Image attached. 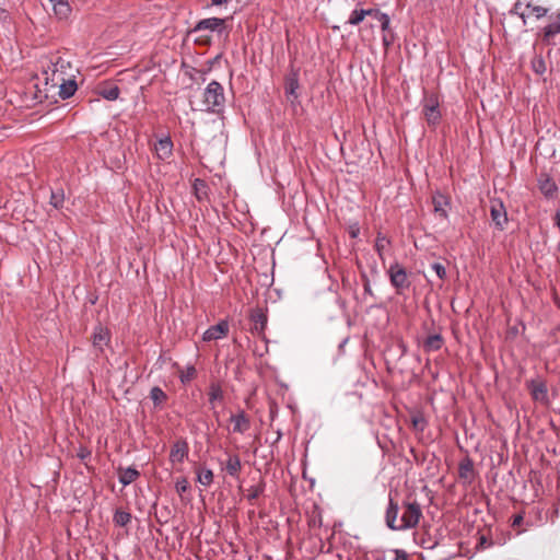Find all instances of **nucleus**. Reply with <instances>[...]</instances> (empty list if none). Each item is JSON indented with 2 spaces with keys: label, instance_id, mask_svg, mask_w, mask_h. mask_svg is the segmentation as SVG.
<instances>
[{
  "label": "nucleus",
  "instance_id": "6e6552de",
  "mask_svg": "<svg viewBox=\"0 0 560 560\" xmlns=\"http://www.w3.org/2000/svg\"><path fill=\"white\" fill-rule=\"evenodd\" d=\"M526 387L530 393L532 398L535 401L547 404L548 399V388L547 384L542 380H529L526 381Z\"/></svg>",
  "mask_w": 560,
  "mask_h": 560
},
{
  "label": "nucleus",
  "instance_id": "58836bf2",
  "mask_svg": "<svg viewBox=\"0 0 560 560\" xmlns=\"http://www.w3.org/2000/svg\"><path fill=\"white\" fill-rule=\"evenodd\" d=\"M525 7L528 10H530V12L535 15V18L537 20L545 18L549 12V10L547 8L541 7V5H534L530 1L526 2Z\"/></svg>",
  "mask_w": 560,
  "mask_h": 560
},
{
  "label": "nucleus",
  "instance_id": "aec40b11",
  "mask_svg": "<svg viewBox=\"0 0 560 560\" xmlns=\"http://www.w3.org/2000/svg\"><path fill=\"white\" fill-rule=\"evenodd\" d=\"M140 477V471L135 467L118 468V480L122 486H128Z\"/></svg>",
  "mask_w": 560,
  "mask_h": 560
},
{
  "label": "nucleus",
  "instance_id": "b1692460",
  "mask_svg": "<svg viewBox=\"0 0 560 560\" xmlns=\"http://www.w3.org/2000/svg\"><path fill=\"white\" fill-rule=\"evenodd\" d=\"M539 189L546 198H553L558 191L556 183L549 177L539 179Z\"/></svg>",
  "mask_w": 560,
  "mask_h": 560
},
{
  "label": "nucleus",
  "instance_id": "de8ad7c7",
  "mask_svg": "<svg viewBox=\"0 0 560 560\" xmlns=\"http://www.w3.org/2000/svg\"><path fill=\"white\" fill-rule=\"evenodd\" d=\"M395 552V560H407V553L404 550L396 549Z\"/></svg>",
  "mask_w": 560,
  "mask_h": 560
},
{
  "label": "nucleus",
  "instance_id": "0eeeda50",
  "mask_svg": "<svg viewBox=\"0 0 560 560\" xmlns=\"http://www.w3.org/2000/svg\"><path fill=\"white\" fill-rule=\"evenodd\" d=\"M421 515L422 512L419 503L416 501L405 502L402 506L401 525H418Z\"/></svg>",
  "mask_w": 560,
  "mask_h": 560
},
{
  "label": "nucleus",
  "instance_id": "20e7f679",
  "mask_svg": "<svg viewBox=\"0 0 560 560\" xmlns=\"http://www.w3.org/2000/svg\"><path fill=\"white\" fill-rule=\"evenodd\" d=\"M229 19L221 18H207L198 21L192 28V32H201V31H210L215 33L219 37L225 36L228 37L230 34V30L226 25Z\"/></svg>",
  "mask_w": 560,
  "mask_h": 560
},
{
  "label": "nucleus",
  "instance_id": "dca6fc26",
  "mask_svg": "<svg viewBox=\"0 0 560 560\" xmlns=\"http://www.w3.org/2000/svg\"><path fill=\"white\" fill-rule=\"evenodd\" d=\"M458 476L467 483H471L475 479L474 462L470 457H465L459 462Z\"/></svg>",
  "mask_w": 560,
  "mask_h": 560
},
{
  "label": "nucleus",
  "instance_id": "cd10ccee",
  "mask_svg": "<svg viewBox=\"0 0 560 560\" xmlns=\"http://www.w3.org/2000/svg\"><path fill=\"white\" fill-rule=\"evenodd\" d=\"M98 94L107 101H116L119 97L120 90L117 85H106L98 90Z\"/></svg>",
  "mask_w": 560,
  "mask_h": 560
},
{
  "label": "nucleus",
  "instance_id": "c9c22d12",
  "mask_svg": "<svg viewBox=\"0 0 560 560\" xmlns=\"http://www.w3.org/2000/svg\"><path fill=\"white\" fill-rule=\"evenodd\" d=\"M373 16L381 23V28L383 32L389 31L390 19L387 13L374 9Z\"/></svg>",
  "mask_w": 560,
  "mask_h": 560
},
{
  "label": "nucleus",
  "instance_id": "f3484780",
  "mask_svg": "<svg viewBox=\"0 0 560 560\" xmlns=\"http://www.w3.org/2000/svg\"><path fill=\"white\" fill-rule=\"evenodd\" d=\"M54 82H55V84L60 83L59 95L63 100L71 97L78 89L77 82L74 80H71V79L66 80L65 77L57 78Z\"/></svg>",
  "mask_w": 560,
  "mask_h": 560
},
{
  "label": "nucleus",
  "instance_id": "6ab92c4d",
  "mask_svg": "<svg viewBox=\"0 0 560 560\" xmlns=\"http://www.w3.org/2000/svg\"><path fill=\"white\" fill-rule=\"evenodd\" d=\"M300 88L299 78L296 73H292L287 77L285 79V85L284 91L288 98H292L291 102L293 103L299 98L298 90Z\"/></svg>",
  "mask_w": 560,
  "mask_h": 560
},
{
  "label": "nucleus",
  "instance_id": "473e14b6",
  "mask_svg": "<svg viewBox=\"0 0 560 560\" xmlns=\"http://www.w3.org/2000/svg\"><path fill=\"white\" fill-rule=\"evenodd\" d=\"M542 37L545 42H549L556 35L560 34V24L551 21L548 25L542 28Z\"/></svg>",
  "mask_w": 560,
  "mask_h": 560
},
{
  "label": "nucleus",
  "instance_id": "ea45409f",
  "mask_svg": "<svg viewBox=\"0 0 560 560\" xmlns=\"http://www.w3.org/2000/svg\"><path fill=\"white\" fill-rule=\"evenodd\" d=\"M130 520L131 514L126 511L117 510L114 515L115 525H127Z\"/></svg>",
  "mask_w": 560,
  "mask_h": 560
},
{
  "label": "nucleus",
  "instance_id": "79ce46f5",
  "mask_svg": "<svg viewBox=\"0 0 560 560\" xmlns=\"http://www.w3.org/2000/svg\"><path fill=\"white\" fill-rule=\"evenodd\" d=\"M411 423H412L413 429L419 430V431H423L427 425V422L422 416L412 417Z\"/></svg>",
  "mask_w": 560,
  "mask_h": 560
},
{
  "label": "nucleus",
  "instance_id": "423d86ee",
  "mask_svg": "<svg viewBox=\"0 0 560 560\" xmlns=\"http://www.w3.org/2000/svg\"><path fill=\"white\" fill-rule=\"evenodd\" d=\"M47 70L51 72V81H55L57 78H63L68 73V69L71 68V62L65 59L59 54H54L49 57V61L46 66Z\"/></svg>",
  "mask_w": 560,
  "mask_h": 560
},
{
  "label": "nucleus",
  "instance_id": "2f4dec72",
  "mask_svg": "<svg viewBox=\"0 0 560 560\" xmlns=\"http://www.w3.org/2000/svg\"><path fill=\"white\" fill-rule=\"evenodd\" d=\"M398 511H399L398 505L395 504L393 502V500L390 499L389 504L386 509V513H385V525L390 526V525L395 524V522L397 520Z\"/></svg>",
  "mask_w": 560,
  "mask_h": 560
},
{
  "label": "nucleus",
  "instance_id": "1a4fd4ad",
  "mask_svg": "<svg viewBox=\"0 0 560 560\" xmlns=\"http://www.w3.org/2000/svg\"><path fill=\"white\" fill-rule=\"evenodd\" d=\"M490 215L497 229L500 231L504 230V226L508 223V213L502 201H491Z\"/></svg>",
  "mask_w": 560,
  "mask_h": 560
},
{
  "label": "nucleus",
  "instance_id": "9d476101",
  "mask_svg": "<svg viewBox=\"0 0 560 560\" xmlns=\"http://www.w3.org/2000/svg\"><path fill=\"white\" fill-rule=\"evenodd\" d=\"M188 442L185 439H179L171 447L170 462L173 464L183 463L188 457Z\"/></svg>",
  "mask_w": 560,
  "mask_h": 560
},
{
  "label": "nucleus",
  "instance_id": "8fccbe9b",
  "mask_svg": "<svg viewBox=\"0 0 560 560\" xmlns=\"http://www.w3.org/2000/svg\"><path fill=\"white\" fill-rule=\"evenodd\" d=\"M522 521H523V516L521 514H516V515H514V518H513V522L511 525H513V526L521 525Z\"/></svg>",
  "mask_w": 560,
  "mask_h": 560
},
{
  "label": "nucleus",
  "instance_id": "bb28decb",
  "mask_svg": "<svg viewBox=\"0 0 560 560\" xmlns=\"http://www.w3.org/2000/svg\"><path fill=\"white\" fill-rule=\"evenodd\" d=\"M197 482L205 487H209L213 482V471L207 467H199L196 470Z\"/></svg>",
  "mask_w": 560,
  "mask_h": 560
},
{
  "label": "nucleus",
  "instance_id": "ddd939ff",
  "mask_svg": "<svg viewBox=\"0 0 560 560\" xmlns=\"http://www.w3.org/2000/svg\"><path fill=\"white\" fill-rule=\"evenodd\" d=\"M508 538V534L503 530H500V534L495 533V535L491 532L489 536H487L486 534H480L477 547L485 549L492 545L502 546L506 542Z\"/></svg>",
  "mask_w": 560,
  "mask_h": 560
},
{
  "label": "nucleus",
  "instance_id": "a18cd8bd",
  "mask_svg": "<svg viewBox=\"0 0 560 560\" xmlns=\"http://www.w3.org/2000/svg\"><path fill=\"white\" fill-rule=\"evenodd\" d=\"M362 279H363L364 294L373 296L374 294H373V290H372L369 277L366 275H363Z\"/></svg>",
  "mask_w": 560,
  "mask_h": 560
},
{
  "label": "nucleus",
  "instance_id": "9b49d317",
  "mask_svg": "<svg viewBox=\"0 0 560 560\" xmlns=\"http://www.w3.org/2000/svg\"><path fill=\"white\" fill-rule=\"evenodd\" d=\"M249 319L253 323L252 332L257 336L264 335L268 322L267 314L264 310L259 307L253 310Z\"/></svg>",
  "mask_w": 560,
  "mask_h": 560
},
{
  "label": "nucleus",
  "instance_id": "c85d7f7f",
  "mask_svg": "<svg viewBox=\"0 0 560 560\" xmlns=\"http://www.w3.org/2000/svg\"><path fill=\"white\" fill-rule=\"evenodd\" d=\"M150 398L154 407H160L167 400V395L161 387L154 386L150 390Z\"/></svg>",
  "mask_w": 560,
  "mask_h": 560
},
{
  "label": "nucleus",
  "instance_id": "3c124183",
  "mask_svg": "<svg viewBox=\"0 0 560 560\" xmlns=\"http://www.w3.org/2000/svg\"><path fill=\"white\" fill-rule=\"evenodd\" d=\"M516 16H518L522 20L524 26L527 24L528 15L525 12H520V14H517Z\"/></svg>",
  "mask_w": 560,
  "mask_h": 560
},
{
  "label": "nucleus",
  "instance_id": "7c9ffc66",
  "mask_svg": "<svg viewBox=\"0 0 560 560\" xmlns=\"http://www.w3.org/2000/svg\"><path fill=\"white\" fill-rule=\"evenodd\" d=\"M265 482L260 480L257 485H254L248 488L246 499L250 504H254V501L259 498L265 491Z\"/></svg>",
  "mask_w": 560,
  "mask_h": 560
},
{
  "label": "nucleus",
  "instance_id": "f8f14e48",
  "mask_svg": "<svg viewBox=\"0 0 560 560\" xmlns=\"http://www.w3.org/2000/svg\"><path fill=\"white\" fill-rule=\"evenodd\" d=\"M229 332V323L220 320L217 325L210 326L202 335L203 341L219 340L225 337Z\"/></svg>",
  "mask_w": 560,
  "mask_h": 560
},
{
  "label": "nucleus",
  "instance_id": "412c9836",
  "mask_svg": "<svg viewBox=\"0 0 560 560\" xmlns=\"http://www.w3.org/2000/svg\"><path fill=\"white\" fill-rule=\"evenodd\" d=\"M373 12H374V9H358V8H355L350 13L349 19L347 20L346 24L357 26L361 22H363V20L366 16H373Z\"/></svg>",
  "mask_w": 560,
  "mask_h": 560
},
{
  "label": "nucleus",
  "instance_id": "7ed1b4c3",
  "mask_svg": "<svg viewBox=\"0 0 560 560\" xmlns=\"http://www.w3.org/2000/svg\"><path fill=\"white\" fill-rule=\"evenodd\" d=\"M390 284L395 288L397 294H402L410 288V281L407 270L398 262H394L387 269Z\"/></svg>",
  "mask_w": 560,
  "mask_h": 560
},
{
  "label": "nucleus",
  "instance_id": "c756f323",
  "mask_svg": "<svg viewBox=\"0 0 560 560\" xmlns=\"http://www.w3.org/2000/svg\"><path fill=\"white\" fill-rule=\"evenodd\" d=\"M208 396H209V402L211 404V408H214V401H217V400L221 401L224 398L223 390H222L221 386L217 383L210 384Z\"/></svg>",
  "mask_w": 560,
  "mask_h": 560
},
{
  "label": "nucleus",
  "instance_id": "f257e3e1",
  "mask_svg": "<svg viewBox=\"0 0 560 560\" xmlns=\"http://www.w3.org/2000/svg\"><path fill=\"white\" fill-rule=\"evenodd\" d=\"M201 110L220 115L225 108V94L222 84L212 80L203 90Z\"/></svg>",
  "mask_w": 560,
  "mask_h": 560
},
{
  "label": "nucleus",
  "instance_id": "37998d69",
  "mask_svg": "<svg viewBox=\"0 0 560 560\" xmlns=\"http://www.w3.org/2000/svg\"><path fill=\"white\" fill-rule=\"evenodd\" d=\"M382 43L386 49L389 48L394 44V34L390 31L384 32Z\"/></svg>",
  "mask_w": 560,
  "mask_h": 560
},
{
  "label": "nucleus",
  "instance_id": "2eb2a0df",
  "mask_svg": "<svg viewBox=\"0 0 560 560\" xmlns=\"http://www.w3.org/2000/svg\"><path fill=\"white\" fill-rule=\"evenodd\" d=\"M110 340V335L107 328L98 325L94 328L93 332V347L103 352L104 346H106Z\"/></svg>",
  "mask_w": 560,
  "mask_h": 560
},
{
  "label": "nucleus",
  "instance_id": "4c0bfd02",
  "mask_svg": "<svg viewBox=\"0 0 560 560\" xmlns=\"http://www.w3.org/2000/svg\"><path fill=\"white\" fill-rule=\"evenodd\" d=\"M389 245V240L383 234L378 233L375 240V250L378 254L380 258L383 259V253L385 248Z\"/></svg>",
  "mask_w": 560,
  "mask_h": 560
},
{
  "label": "nucleus",
  "instance_id": "5fc2aeb1",
  "mask_svg": "<svg viewBox=\"0 0 560 560\" xmlns=\"http://www.w3.org/2000/svg\"><path fill=\"white\" fill-rule=\"evenodd\" d=\"M390 529H404L405 527H396V526H393V527H389Z\"/></svg>",
  "mask_w": 560,
  "mask_h": 560
},
{
  "label": "nucleus",
  "instance_id": "c03bdc74",
  "mask_svg": "<svg viewBox=\"0 0 560 560\" xmlns=\"http://www.w3.org/2000/svg\"><path fill=\"white\" fill-rule=\"evenodd\" d=\"M432 269L435 271L436 276L443 280L446 277V269L445 267L440 262H434L432 265Z\"/></svg>",
  "mask_w": 560,
  "mask_h": 560
},
{
  "label": "nucleus",
  "instance_id": "49530a36",
  "mask_svg": "<svg viewBox=\"0 0 560 560\" xmlns=\"http://www.w3.org/2000/svg\"><path fill=\"white\" fill-rule=\"evenodd\" d=\"M523 1L522 0H516L515 3L513 4V7L509 10V14L510 15H517L520 14L521 11V8L523 5Z\"/></svg>",
  "mask_w": 560,
  "mask_h": 560
},
{
  "label": "nucleus",
  "instance_id": "a19ab883",
  "mask_svg": "<svg viewBox=\"0 0 560 560\" xmlns=\"http://www.w3.org/2000/svg\"><path fill=\"white\" fill-rule=\"evenodd\" d=\"M189 488V482L185 477L178 478L175 482V490L180 497H183V494L187 492Z\"/></svg>",
  "mask_w": 560,
  "mask_h": 560
},
{
  "label": "nucleus",
  "instance_id": "f704fd0d",
  "mask_svg": "<svg viewBox=\"0 0 560 560\" xmlns=\"http://www.w3.org/2000/svg\"><path fill=\"white\" fill-rule=\"evenodd\" d=\"M65 202V192L62 189L51 190L49 203L55 209H61Z\"/></svg>",
  "mask_w": 560,
  "mask_h": 560
},
{
  "label": "nucleus",
  "instance_id": "6e6d98bb",
  "mask_svg": "<svg viewBox=\"0 0 560 560\" xmlns=\"http://www.w3.org/2000/svg\"><path fill=\"white\" fill-rule=\"evenodd\" d=\"M156 530H158V533H159V534H161V535H162V532H161V528H160V527H156Z\"/></svg>",
  "mask_w": 560,
  "mask_h": 560
},
{
  "label": "nucleus",
  "instance_id": "e433bc0d",
  "mask_svg": "<svg viewBox=\"0 0 560 560\" xmlns=\"http://www.w3.org/2000/svg\"><path fill=\"white\" fill-rule=\"evenodd\" d=\"M532 70L536 74H544L546 72V62L541 56H535L530 61Z\"/></svg>",
  "mask_w": 560,
  "mask_h": 560
},
{
  "label": "nucleus",
  "instance_id": "a211bd4d",
  "mask_svg": "<svg viewBox=\"0 0 560 560\" xmlns=\"http://www.w3.org/2000/svg\"><path fill=\"white\" fill-rule=\"evenodd\" d=\"M55 15L59 20H67L71 13V7L67 0H48Z\"/></svg>",
  "mask_w": 560,
  "mask_h": 560
},
{
  "label": "nucleus",
  "instance_id": "39448f33",
  "mask_svg": "<svg viewBox=\"0 0 560 560\" xmlns=\"http://www.w3.org/2000/svg\"><path fill=\"white\" fill-rule=\"evenodd\" d=\"M422 114L429 126H436L441 118L440 102L436 94L425 95L422 100Z\"/></svg>",
  "mask_w": 560,
  "mask_h": 560
},
{
  "label": "nucleus",
  "instance_id": "4be33fe9",
  "mask_svg": "<svg viewBox=\"0 0 560 560\" xmlns=\"http://www.w3.org/2000/svg\"><path fill=\"white\" fill-rule=\"evenodd\" d=\"M432 203L434 208V213L443 219L447 218V212L444 209V206L448 205V199L443 196L440 191H436L432 197Z\"/></svg>",
  "mask_w": 560,
  "mask_h": 560
},
{
  "label": "nucleus",
  "instance_id": "864d4df0",
  "mask_svg": "<svg viewBox=\"0 0 560 560\" xmlns=\"http://www.w3.org/2000/svg\"><path fill=\"white\" fill-rule=\"evenodd\" d=\"M555 225L558 226L560 230V212L559 211L555 214Z\"/></svg>",
  "mask_w": 560,
  "mask_h": 560
},
{
  "label": "nucleus",
  "instance_id": "72a5a7b5",
  "mask_svg": "<svg viewBox=\"0 0 560 560\" xmlns=\"http://www.w3.org/2000/svg\"><path fill=\"white\" fill-rule=\"evenodd\" d=\"M197 375V370L192 364H188L184 371L179 373V381L182 384H189Z\"/></svg>",
  "mask_w": 560,
  "mask_h": 560
},
{
  "label": "nucleus",
  "instance_id": "a878e982",
  "mask_svg": "<svg viewBox=\"0 0 560 560\" xmlns=\"http://www.w3.org/2000/svg\"><path fill=\"white\" fill-rule=\"evenodd\" d=\"M442 345H443V339H442L441 335L435 334V335L428 336L425 338V340L423 342V349L427 352L438 351L441 349Z\"/></svg>",
  "mask_w": 560,
  "mask_h": 560
},
{
  "label": "nucleus",
  "instance_id": "09e8293b",
  "mask_svg": "<svg viewBox=\"0 0 560 560\" xmlns=\"http://www.w3.org/2000/svg\"><path fill=\"white\" fill-rule=\"evenodd\" d=\"M336 303L339 305V307L342 310V311H346L347 310V303L343 299L337 296L335 299Z\"/></svg>",
  "mask_w": 560,
  "mask_h": 560
},
{
  "label": "nucleus",
  "instance_id": "4468645a",
  "mask_svg": "<svg viewBox=\"0 0 560 560\" xmlns=\"http://www.w3.org/2000/svg\"><path fill=\"white\" fill-rule=\"evenodd\" d=\"M230 421L233 423V432L244 434L250 428V420L246 412L241 409L237 413L232 415Z\"/></svg>",
  "mask_w": 560,
  "mask_h": 560
},
{
  "label": "nucleus",
  "instance_id": "5701e85b",
  "mask_svg": "<svg viewBox=\"0 0 560 560\" xmlns=\"http://www.w3.org/2000/svg\"><path fill=\"white\" fill-rule=\"evenodd\" d=\"M156 154L161 160H165L172 155L173 142L170 137L160 139L155 145Z\"/></svg>",
  "mask_w": 560,
  "mask_h": 560
},
{
  "label": "nucleus",
  "instance_id": "f03ea898",
  "mask_svg": "<svg viewBox=\"0 0 560 560\" xmlns=\"http://www.w3.org/2000/svg\"><path fill=\"white\" fill-rule=\"evenodd\" d=\"M415 533L416 539H420L421 545L425 549H433L442 542L447 534L448 527H417Z\"/></svg>",
  "mask_w": 560,
  "mask_h": 560
},
{
  "label": "nucleus",
  "instance_id": "393cba45",
  "mask_svg": "<svg viewBox=\"0 0 560 560\" xmlns=\"http://www.w3.org/2000/svg\"><path fill=\"white\" fill-rule=\"evenodd\" d=\"M224 469L231 477L237 478L242 469V463L238 455H230Z\"/></svg>",
  "mask_w": 560,
  "mask_h": 560
},
{
  "label": "nucleus",
  "instance_id": "603ef678",
  "mask_svg": "<svg viewBox=\"0 0 560 560\" xmlns=\"http://www.w3.org/2000/svg\"><path fill=\"white\" fill-rule=\"evenodd\" d=\"M212 5H223L229 2V0H210Z\"/></svg>",
  "mask_w": 560,
  "mask_h": 560
}]
</instances>
